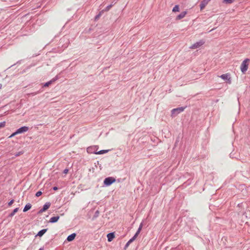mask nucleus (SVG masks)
<instances>
[{
	"label": "nucleus",
	"mask_w": 250,
	"mask_h": 250,
	"mask_svg": "<svg viewBox=\"0 0 250 250\" xmlns=\"http://www.w3.org/2000/svg\"><path fill=\"white\" fill-rule=\"evenodd\" d=\"M51 206L50 202H46L43 206V208L39 211V213H42L46 211Z\"/></svg>",
	"instance_id": "8"
},
{
	"label": "nucleus",
	"mask_w": 250,
	"mask_h": 250,
	"mask_svg": "<svg viewBox=\"0 0 250 250\" xmlns=\"http://www.w3.org/2000/svg\"><path fill=\"white\" fill-rule=\"evenodd\" d=\"M136 238L135 237V236H133L131 239H130L129 240V241L126 243V244L125 245V247H124V249L125 250H126V249L128 248V247L129 246V245L132 242H133L135 239Z\"/></svg>",
	"instance_id": "11"
},
{
	"label": "nucleus",
	"mask_w": 250,
	"mask_h": 250,
	"mask_svg": "<svg viewBox=\"0 0 250 250\" xmlns=\"http://www.w3.org/2000/svg\"><path fill=\"white\" fill-rule=\"evenodd\" d=\"M114 237L115 235L114 232L109 233L107 235V240L108 242H111Z\"/></svg>",
	"instance_id": "13"
},
{
	"label": "nucleus",
	"mask_w": 250,
	"mask_h": 250,
	"mask_svg": "<svg viewBox=\"0 0 250 250\" xmlns=\"http://www.w3.org/2000/svg\"><path fill=\"white\" fill-rule=\"evenodd\" d=\"M42 91H40V90H39V91H38L37 92H35L32 93H31V94H32V95H37V94H38L40 93V92H41Z\"/></svg>",
	"instance_id": "29"
},
{
	"label": "nucleus",
	"mask_w": 250,
	"mask_h": 250,
	"mask_svg": "<svg viewBox=\"0 0 250 250\" xmlns=\"http://www.w3.org/2000/svg\"><path fill=\"white\" fill-rule=\"evenodd\" d=\"M17 134H18V133H16V131L15 132L13 133H12V134H11V135L9 137V138H12V137H13L15 136V135H17Z\"/></svg>",
	"instance_id": "27"
},
{
	"label": "nucleus",
	"mask_w": 250,
	"mask_h": 250,
	"mask_svg": "<svg viewBox=\"0 0 250 250\" xmlns=\"http://www.w3.org/2000/svg\"><path fill=\"white\" fill-rule=\"evenodd\" d=\"M221 78L225 81H227V82L229 83H231V79L230 77V75L228 73L223 74L220 76Z\"/></svg>",
	"instance_id": "6"
},
{
	"label": "nucleus",
	"mask_w": 250,
	"mask_h": 250,
	"mask_svg": "<svg viewBox=\"0 0 250 250\" xmlns=\"http://www.w3.org/2000/svg\"><path fill=\"white\" fill-rule=\"evenodd\" d=\"M14 200L13 199L11 200L8 203V206H11L12 204L14 203Z\"/></svg>",
	"instance_id": "28"
},
{
	"label": "nucleus",
	"mask_w": 250,
	"mask_h": 250,
	"mask_svg": "<svg viewBox=\"0 0 250 250\" xmlns=\"http://www.w3.org/2000/svg\"><path fill=\"white\" fill-rule=\"evenodd\" d=\"M76 236V234L75 233H73L69 235H68L67 237V239L66 240L68 241V242H71L72 241H73L75 237Z\"/></svg>",
	"instance_id": "14"
},
{
	"label": "nucleus",
	"mask_w": 250,
	"mask_h": 250,
	"mask_svg": "<svg viewBox=\"0 0 250 250\" xmlns=\"http://www.w3.org/2000/svg\"><path fill=\"white\" fill-rule=\"evenodd\" d=\"M44 250V247H41V248H40L39 250Z\"/></svg>",
	"instance_id": "34"
},
{
	"label": "nucleus",
	"mask_w": 250,
	"mask_h": 250,
	"mask_svg": "<svg viewBox=\"0 0 250 250\" xmlns=\"http://www.w3.org/2000/svg\"><path fill=\"white\" fill-rule=\"evenodd\" d=\"M68 171V169L67 168H65V169H64L63 173L64 174H67Z\"/></svg>",
	"instance_id": "31"
},
{
	"label": "nucleus",
	"mask_w": 250,
	"mask_h": 250,
	"mask_svg": "<svg viewBox=\"0 0 250 250\" xmlns=\"http://www.w3.org/2000/svg\"><path fill=\"white\" fill-rule=\"evenodd\" d=\"M187 14L186 11H183L181 13H180L179 15H178L176 17V20H181L184 18Z\"/></svg>",
	"instance_id": "15"
},
{
	"label": "nucleus",
	"mask_w": 250,
	"mask_h": 250,
	"mask_svg": "<svg viewBox=\"0 0 250 250\" xmlns=\"http://www.w3.org/2000/svg\"><path fill=\"white\" fill-rule=\"evenodd\" d=\"M47 229H42L40 231H39L38 232L36 236H38L40 237L42 236L47 231Z\"/></svg>",
	"instance_id": "17"
},
{
	"label": "nucleus",
	"mask_w": 250,
	"mask_h": 250,
	"mask_svg": "<svg viewBox=\"0 0 250 250\" xmlns=\"http://www.w3.org/2000/svg\"><path fill=\"white\" fill-rule=\"evenodd\" d=\"M32 205L30 203H27L24 207L23 211L26 212L31 208Z\"/></svg>",
	"instance_id": "18"
},
{
	"label": "nucleus",
	"mask_w": 250,
	"mask_h": 250,
	"mask_svg": "<svg viewBox=\"0 0 250 250\" xmlns=\"http://www.w3.org/2000/svg\"><path fill=\"white\" fill-rule=\"evenodd\" d=\"M113 5V4H110V5H109L108 6H107L105 9V11H108L111 7Z\"/></svg>",
	"instance_id": "24"
},
{
	"label": "nucleus",
	"mask_w": 250,
	"mask_h": 250,
	"mask_svg": "<svg viewBox=\"0 0 250 250\" xmlns=\"http://www.w3.org/2000/svg\"><path fill=\"white\" fill-rule=\"evenodd\" d=\"M99 213H100L99 211L98 210H96L94 213V216H93V219L97 218L99 215Z\"/></svg>",
	"instance_id": "21"
},
{
	"label": "nucleus",
	"mask_w": 250,
	"mask_h": 250,
	"mask_svg": "<svg viewBox=\"0 0 250 250\" xmlns=\"http://www.w3.org/2000/svg\"><path fill=\"white\" fill-rule=\"evenodd\" d=\"M21 154H22V152H21V151H20V152H18V153H16V154H15V156L16 157H17V156H19L21 155Z\"/></svg>",
	"instance_id": "30"
},
{
	"label": "nucleus",
	"mask_w": 250,
	"mask_h": 250,
	"mask_svg": "<svg viewBox=\"0 0 250 250\" xmlns=\"http://www.w3.org/2000/svg\"><path fill=\"white\" fill-rule=\"evenodd\" d=\"M109 150H101L100 151H99L97 152H96V154H103L105 153H107Z\"/></svg>",
	"instance_id": "20"
},
{
	"label": "nucleus",
	"mask_w": 250,
	"mask_h": 250,
	"mask_svg": "<svg viewBox=\"0 0 250 250\" xmlns=\"http://www.w3.org/2000/svg\"><path fill=\"white\" fill-rule=\"evenodd\" d=\"M59 79V76L58 75L56 76L54 78H53L52 80L49 81V82L45 83L43 84V87H47L51 84L52 83L55 82L56 81Z\"/></svg>",
	"instance_id": "7"
},
{
	"label": "nucleus",
	"mask_w": 250,
	"mask_h": 250,
	"mask_svg": "<svg viewBox=\"0 0 250 250\" xmlns=\"http://www.w3.org/2000/svg\"><path fill=\"white\" fill-rule=\"evenodd\" d=\"M179 11V7L178 5H175L172 9L173 12H178Z\"/></svg>",
	"instance_id": "22"
},
{
	"label": "nucleus",
	"mask_w": 250,
	"mask_h": 250,
	"mask_svg": "<svg viewBox=\"0 0 250 250\" xmlns=\"http://www.w3.org/2000/svg\"><path fill=\"white\" fill-rule=\"evenodd\" d=\"M5 125V122H2L0 123V129L4 127Z\"/></svg>",
	"instance_id": "25"
},
{
	"label": "nucleus",
	"mask_w": 250,
	"mask_h": 250,
	"mask_svg": "<svg viewBox=\"0 0 250 250\" xmlns=\"http://www.w3.org/2000/svg\"><path fill=\"white\" fill-rule=\"evenodd\" d=\"M247 61H249V59H247L245 60L241 64V70L243 73H245L248 68V64L247 63Z\"/></svg>",
	"instance_id": "2"
},
{
	"label": "nucleus",
	"mask_w": 250,
	"mask_h": 250,
	"mask_svg": "<svg viewBox=\"0 0 250 250\" xmlns=\"http://www.w3.org/2000/svg\"><path fill=\"white\" fill-rule=\"evenodd\" d=\"M18 210H19V208H15L12 211V212L9 214L8 217H13L15 214V213L18 211Z\"/></svg>",
	"instance_id": "19"
},
{
	"label": "nucleus",
	"mask_w": 250,
	"mask_h": 250,
	"mask_svg": "<svg viewBox=\"0 0 250 250\" xmlns=\"http://www.w3.org/2000/svg\"><path fill=\"white\" fill-rule=\"evenodd\" d=\"M29 127L26 126H22L19 128H18L16 130V133H18V134H21L22 133H24L25 132H26L28 130Z\"/></svg>",
	"instance_id": "9"
},
{
	"label": "nucleus",
	"mask_w": 250,
	"mask_h": 250,
	"mask_svg": "<svg viewBox=\"0 0 250 250\" xmlns=\"http://www.w3.org/2000/svg\"><path fill=\"white\" fill-rule=\"evenodd\" d=\"M116 181V179L112 177H108L104 180V184L106 186H109Z\"/></svg>",
	"instance_id": "1"
},
{
	"label": "nucleus",
	"mask_w": 250,
	"mask_h": 250,
	"mask_svg": "<svg viewBox=\"0 0 250 250\" xmlns=\"http://www.w3.org/2000/svg\"><path fill=\"white\" fill-rule=\"evenodd\" d=\"M211 0H203L200 4L201 10L203 9Z\"/></svg>",
	"instance_id": "10"
},
{
	"label": "nucleus",
	"mask_w": 250,
	"mask_h": 250,
	"mask_svg": "<svg viewBox=\"0 0 250 250\" xmlns=\"http://www.w3.org/2000/svg\"><path fill=\"white\" fill-rule=\"evenodd\" d=\"M100 14H98V15H97L95 17V19L96 20V19H98V18H99V17H100Z\"/></svg>",
	"instance_id": "32"
},
{
	"label": "nucleus",
	"mask_w": 250,
	"mask_h": 250,
	"mask_svg": "<svg viewBox=\"0 0 250 250\" xmlns=\"http://www.w3.org/2000/svg\"><path fill=\"white\" fill-rule=\"evenodd\" d=\"M97 146H89L87 148V152L88 153H94L96 154V152H97Z\"/></svg>",
	"instance_id": "5"
},
{
	"label": "nucleus",
	"mask_w": 250,
	"mask_h": 250,
	"mask_svg": "<svg viewBox=\"0 0 250 250\" xmlns=\"http://www.w3.org/2000/svg\"><path fill=\"white\" fill-rule=\"evenodd\" d=\"M59 218L60 216L59 215L52 217L50 219L49 222L51 223H56L59 220Z\"/></svg>",
	"instance_id": "12"
},
{
	"label": "nucleus",
	"mask_w": 250,
	"mask_h": 250,
	"mask_svg": "<svg viewBox=\"0 0 250 250\" xmlns=\"http://www.w3.org/2000/svg\"><path fill=\"white\" fill-rule=\"evenodd\" d=\"M224 1L227 4H231L233 2L234 0H224Z\"/></svg>",
	"instance_id": "23"
},
{
	"label": "nucleus",
	"mask_w": 250,
	"mask_h": 250,
	"mask_svg": "<svg viewBox=\"0 0 250 250\" xmlns=\"http://www.w3.org/2000/svg\"><path fill=\"white\" fill-rule=\"evenodd\" d=\"M143 226V223L142 222L140 224L137 231H136V232L135 233V235H134V236H135L136 238H137V237L138 236V235L140 233V231H141V229H142Z\"/></svg>",
	"instance_id": "16"
},
{
	"label": "nucleus",
	"mask_w": 250,
	"mask_h": 250,
	"mask_svg": "<svg viewBox=\"0 0 250 250\" xmlns=\"http://www.w3.org/2000/svg\"><path fill=\"white\" fill-rule=\"evenodd\" d=\"M185 109V107H180L176 108H174L172 109L171 110V114L172 116H175L177 115L180 113L183 112L184 109Z\"/></svg>",
	"instance_id": "3"
},
{
	"label": "nucleus",
	"mask_w": 250,
	"mask_h": 250,
	"mask_svg": "<svg viewBox=\"0 0 250 250\" xmlns=\"http://www.w3.org/2000/svg\"><path fill=\"white\" fill-rule=\"evenodd\" d=\"M204 43H205V42L204 41L200 40V41L197 42H195V43H194L193 44H192L190 47V48L196 49V48H199V47H200L201 46L203 45L204 44Z\"/></svg>",
	"instance_id": "4"
},
{
	"label": "nucleus",
	"mask_w": 250,
	"mask_h": 250,
	"mask_svg": "<svg viewBox=\"0 0 250 250\" xmlns=\"http://www.w3.org/2000/svg\"><path fill=\"white\" fill-rule=\"evenodd\" d=\"M53 190H57L58 188H57V187H54L53 188Z\"/></svg>",
	"instance_id": "33"
},
{
	"label": "nucleus",
	"mask_w": 250,
	"mask_h": 250,
	"mask_svg": "<svg viewBox=\"0 0 250 250\" xmlns=\"http://www.w3.org/2000/svg\"><path fill=\"white\" fill-rule=\"evenodd\" d=\"M42 194V192L41 191H38L36 193V196L39 197Z\"/></svg>",
	"instance_id": "26"
}]
</instances>
